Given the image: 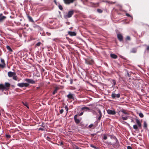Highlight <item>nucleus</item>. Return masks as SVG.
Instances as JSON below:
<instances>
[{
	"label": "nucleus",
	"mask_w": 149,
	"mask_h": 149,
	"mask_svg": "<svg viewBox=\"0 0 149 149\" xmlns=\"http://www.w3.org/2000/svg\"><path fill=\"white\" fill-rule=\"evenodd\" d=\"M147 123L146 121H144L143 122V127L144 128L146 129L147 128Z\"/></svg>",
	"instance_id": "22"
},
{
	"label": "nucleus",
	"mask_w": 149,
	"mask_h": 149,
	"mask_svg": "<svg viewBox=\"0 0 149 149\" xmlns=\"http://www.w3.org/2000/svg\"><path fill=\"white\" fill-rule=\"evenodd\" d=\"M74 95L69 93V94L67 95V97L69 100L72 99L73 100H74Z\"/></svg>",
	"instance_id": "8"
},
{
	"label": "nucleus",
	"mask_w": 149,
	"mask_h": 149,
	"mask_svg": "<svg viewBox=\"0 0 149 149\" xmlns=\"http://www.w3.org/2000/svg\"><path fill=\"white\" fill-rule=\"evenodd\" d=\"M84 113V112H81L79 114V116H81V115H82Z\"/></svg>",
	"instance_id": "48"
},
{
	"label": "nucleus",
	"mask_w": 149,
	"mask_h": 149,
	"mask_svg": "<svg viewBox=\"0 0 149 149\" xmlns=\"http://www.w3.org/2000/svg\"><path fill=\"white\" fill-rule=\"evenodd\" d=\"M85 63L87 64L93 65L94 63V61L93 59L90 57H88L85 59Z\"/></svg>",
	"instance_id": "2"
},
{
	"label": "nucleus",
	"mask_w": 149,
	"mask_h": 149,
	"mask_svg": "<svg viewBox=\"0 0 149 149\" xmlns=\"http://www.w3.org/2000/svg\"><path fill=\"white\" fill-rule=\"evenodd\" d=\"M46 139L47 140L49 141V140L50 139V138L49 137L47 136V137L46 138Z\"/></svg>",
	"instance_id": "46"
},
{
	"label": "nucleus",
	"mask_w": 149,
	"mask_h": 149,
	"mask_svg": "<svg viewBox=\"0 0 149 149\" xmlns=\"http://www.w3.org/2000/svg\"><path fill=\"white\" fill-rule=\"evenodd\" d=\"M68 34L71 36H75L76 35V33L74 32L69 31Z\"/></svg>",
	"instance_id": "17"
},
{
	"label": "nucleus",
	"mask_w": 149,
	"mask_h": 149,
	"mask_svg": "<svg viewBox=\"0 0 149 149\" xmlns=\"http://www.w3.org/2000/svg\"><path fill=\"white\" fill-rule=\"evenodd\" d=\"M74 13V11L73 10H71L68 12L67 15L65 16V18H70L72 16V15Z\"/></svg>",
	"instance_id": "6"
},
{
	"label": "nucleus",
	"mask_w": 149,
	"mask_h": 149,
	"mask_svg": "<svg viewBox=\"0 0 149 149\" xmlns=\"http://www.w3.org/2000/svg\"><path fill=\"white\" fill-rule=\"evenodd\" d=\"M146 50L148 51H149V46H147L146 48Z\"/></svg>",
	"instance_id": "49"
},
{
	"label": "nucleus",
	"mask_w": 149,
	"mask_h": 149,
	"mask_svg": "<svg viewBox=\"0 0 149 149\" xmlns=\"http://www.w3.org/2000/svg\"><path fill=\"white\" fill-rule=\"evenodd\" d=\"M29 21L31 22H34V21L33 20L32 17L30 16L29 15H27Z\"/></svg>",
	"instance_id": "19"
},
{
	"label": "nucleus",
	"mask_w": 149,
	"mask_h": 149,
	"mask_svg": "<svg viewBox=\"0 0 149 149\" xmlns=\"http://www.w3.org/2000/svg\"><path fill=\"white\" fill-rule=\"evenodd\" d=\"M117 36L118 39L120 42H121L123 41V37L121 34H117Z\"/></svg>",
	"instance_id": "13"
},
{
	"label": "nucleus",
	"mask_w": 149,
	"mask_h": 149,
	"mask_svg": "<svg viewBox=\"0 0 149 149\" xmlns=\"http://www.w3.org/2000/svg\"><path fill=\"white\" fill-rule=\"evenodd\" d=\"M136 122L138 125L139 127L140 128H141V124L139 121V120L138 119H136Z\"/></svg>",
	"instance_id": "16"
},
{
	"label": "nucleus",
	"mask_w": 149,
	"mask_h": 149,
	"mask_svg": "<svg viewBox=\"0 0 149 149\" xmlns=\"http://www.w3.org/2000/svg\"><path fill=\"white\" fill-rule=\"evenodd\" d=\"M59 88L58 87L55 88V90L52 93V94L54 95H55L56 93H57V91L59 89Z\"/></svg>",
	"instance_id": "21"
},
{
	"label": "nucleus",
	"mask_w": 149,
	"mask_h": 149,
	"mask_svg": "<svg viewBox=\"0 0 149 149\" xmlns=\"http://www.w3.org/2000/svg\"><path fill=\"white\" fill-rule=\"evenodd\" d=\"M122 112L123 113L125 114H127V113L124 110H123V111H122Z\"/></svg>",
	"instance_id": "47"
},
{
	"label": "nucleus",
	"mask_w": 149,
	"mask_h": 149,
	"mask_svg": "<svg viewBox=\"0 0 149 149\" xmlns=\"http://www.w3.org/2000/svg\"><path fill=\"white\" fill-rule=\"evenodd\" d=\"M131 149H132V148H131Z\"/></svg>",
	"instance_id": "63"
},
{
	"label": "nucleus",
	"mask_w": 149,
	"mask_h": 149,
	"mask_svg": "<svg viewBox=\"0 0 149 149\" xmlns=\"http://www.w3.org/2000/svg\"><path fill=\"white\" fill-rule=\"evenodd\" d=\"M131 19H132V18H133L131 16Z\"/></svg>",
	"instance_id": "57"
},
{
	"label": "nucleus",
	"mask_w": 149,
	"mask_h": 149,
	"mask_svg": "<svg viewBox=\"0 0 149 149\" xmlns=\"http://www.w3.org/2000/svg\"><path fill=\"white\" fill-rule=\"evenodd\" d=\"M127 149H130V146H127Z\"/></svg>",
	"instance_id": "53"
},
{
	"label": "nucleus",
	"mask_w": 149,
	"mask_h": 149,
	"mask_svg": "<svg viewBox=\"0 0 149 149\" xmlns=\"http://www.w3.org/2000/svg\"><path fill=\"white\" fill-rule=\"evenodd\" d=\"M1 62L2 64H0V68H3L6 67V64L3 59L1 58Z\"/></svg>",
	"instance_id": "7"
},
{
	"label": "nucleus",
	"mask_w": 149,
	"mask_h": 149,
	"mask_svg": "<svg viewBox=\"0 0 149 149\" xmlns=\"http://www.w3.org/2000/svg\"><path fill=\"white\" fill-rule=\"evenodd\" d=\"M90 146L92 147V148H93L95 149H97V147H96V146H94L93 145H92V144H91V145H90Z\"/></svg>",
	"instance_id": "34"
},
{
	"label": "nucleus",
	"mask_w": 149,
	"mask_h": 149,
	"mask_svg": "<svg viewBox=\"0 0 149 149\" xmlns=\"http://www.w3.org/2000/svg\"><path fill=\"white\" fill-rule=\"evenodd\" d=\"M122 119L123 120H125L127 119V117H126V116L124 117V116H123V115H122Z\"/></svg>",
	"instance_id": "31"
},
{
	"label": "nucleus",
	"mask_w": 149,
	"mask_h": 149,
	"mask_svg": "<svg viewBox=\"0 0 149 149\" xmlns=\"http://www.w3.org/2000/svg\"><path fill=\"white\" fill-rule=\"evenodd\" d=\"M139 117L141 118H143L144 116L143 114L142 113H140L139 114Z\"/></svg>",
	"instance_id": "32"
},
{
	"label": "nucleus",
	"mask_w": 149,
	"mask_h": 149,
	"mask_svg": "<svg viewBox=\"0 0 149 149\" xmlns=\"http://www.w3.org/2000/svg\"><path fill=\"white\" fill-rule=\"evenodd\" d=\"M17 85L19 87L23 88L28 87L29 86V84L28 83H22L18 84Z\"/></svg>",
	"instance_id": "3"
},
{
	"label": "nucleus",
	"mask_w": 149,
	"mask_h": 149,
	"mask_svg": "<svg viewBox=\"0 0 149 149\" xmlns=\"http://www.w3.org/2000/svg\"><path fill=\"white\" fill-rule=\"evenodd\" d=\"M112 80V82L111 83L112 84H113L112 87H113L115 86V85L116 84V81L114 79H111Z\"/></svg>",
	"instance_id": "24"
},
{
	"label": "nucleus",
	"mask_w": 149,
	"mask_h": 149,
	"mask_svg": "<svg viewBox=\"0 0 149 149\" xmlns=\"http://www.w3.org/2000/svg\"><path fill=\"white\" fill-rule=\"evenodd\" d=\"M64 110L63 109H61L60 111V113L61 114H62Z\"/></svg>",
	"instance_id": "43"
},
{
	"label": "nucleus",
	"mask_w": 149,
	"mask_h": 149,
	"mask_svg": "<svg viewBox=\"0 0 149 149\" xmlns=\"http://www.w3.org/2000/svg\"><path fill=\"white\" fill-rule=\"evenodd\" d=\"M16 73L15 72L10 71L8 72V75L10 77H13L14 75H15Z\"/></svg>",
	"instance_id": "11"
},
{
	"label": "nucleus",
	"mask_w": 149,
	"mask_h": 149,
	"mask_svg": "<svg viewBox=\"0 0 149 149\" xmlns=\"http://www.w3.org/2000/svg\"><path fill=\"white\" fill-rule=\"evenodd\" d=\"M97 11L99 13H102V11L100 9H98L97 10Z\"/></svg>",
	"instance_id": "37"
},
{
	"label": "nucleus",
	"mask_w": 149,
	"mask_h": 149,
	"mask_svg": "<svg viewBox=\"0 0 149 149\" xmlns=\"http://www.w3.org/2000/svg\"><path fill=\"white\" fill-rule=\"evenodd\" d=\"M126 15L127 16L130 17V15L129 14L126 13Z\"/></svg>",
	"instance_id": "51"
},
{
	"label": "nucleus",
	"mask_w": 149,
	"mask_h": 149,
	"mask_svg": "<svg viewBox=\"0 0 149 149\" xmlns=\"http://www.w3.org/2000/svg\"><path fill=\"white\" fill-rule=\"evenodd\" d=\"M6 136L7 138L9 139L10 138L11 136L10 135L6 134Z\"/></svg>",
	"instance_id": "39"
},
{
	"label": "nucleus",
	"mask_w": 149,
	"mask_h": 149,
	"mask_svg": "<svg viewBox=\"0 0 149 149\" xmlns=\"http://www.w3.org/2000/svg\"><path fill=\"white\" fill-rule=\"evenodd\" d=\"M6 18V16L3 15V14L1 13L0 14V22H3Z\"/></svg>",
	"instance_id": "12"
},
{
	"label": "nucleus",
	"mask_w": 149,
	"mask_h": 149,
	"mask_svg": "<svg viewBox=\"0 0 149 149\" xmlns=\"http://www.w3.org/2000/svg\"><path fill=\"white\" fill-rule=\"evenodd\" d=\"M76 149H79V148L78 147H77L76 148Z\"/></svg>",
	"instance_id": "55"
},
{
	"label": "nucleus",
	"mask_w": 149,
	"mask_h": 149,
	"mask_svg": "<svg viewBox=\"0 0 149 149\" xmlns=\"http://www.w3.org/2000/svg\"><path fill=\"white\" fill-rule=\"evenodd\" d=\"M93 6L94 7H96L98 6V3H97L95 4L93 3Z\"/></svg>",
	"instance_id": "41"
},
{
	"label": "nucleus",
	"mask_w": 149,
	"mask_h": 149,
	"mask_svg": "<svg viewBox=\"0 0 149 149\" xmlns=\"http://www.w3.org/2000/svg\"><path fill=\"white\" fill-rule=\"evenodd\" d=\"M97 111L98 112L99 115L102 116V113L100 110L98 109Z\"/></svg>",
	"instance_id": "29"
},
{
	"label": "nucleus",
	"mask_w": 149,
	"mask_h": 149,
	"mask_svg": "<svg viewBox=\"0 0 149 149\" xmlns=\"http://www.w3.org/2000/svg\"><path fill=\"white\" fill-rule=\"evenodd\" d=\"M25 81L27 82L29 84H33L36 83V82L34 80H33L32 79L26 78L25 79Z\"/></svg>",
	"instance_id": "5"
},
{
	"label": "nucleus",
	"mask_w": 149,
	"mask_h": 149,
	"mask_svg": "<svg viewBox=\"0 0 149 149\" xmlns=\"http://www.w3.org/2000/svg\"><path fill=\"white\" fill-rule=\"evenodd\" d=\"M128 75H129V73H128Z\"/></svg>",
	"instance_id": "61"
},
{
	"label": "nucleus",
	"mask_w": 149,
	"mask_h": 149,
	"mask_svg": "<svg viewBox=\"0 0 149 149\" xmlns=\"http://www.w3.org/2000/svg\"><path fill=\"white\" fill-rule=\"evenodd\" d=\"M22 103H23V104L24 106H26L27 108H29V107L28 106V103H27V102H23Z\"/></svg>",
	"instance_id": "25"
},
{
	"label": "nucleus",
	"mask_w": 149,
	"mask_h": 149,
	"mask_svg": "<svg viewBox=\"0 0 149 149\" xmlns=\"http://www.w3.org/2000/svg\"><path fill=\"white\" fill-rule=\"evenodd\" d=\"M61 145H63V142H61Z\"/></svg>",
	"instance_id": "56"
},
{
	"label": "nucleus",
	"mask_w": 149,
	"mask_h": 149,
	"mask_svg": "<svg viewBox=\"0 0 149 149\" xmlns=\"http://www.w3.org/2000/svg\"><path fill=\"white\" fill-rule=\"evenodd\" d=\"M43 0H40L41 1H42Z\"/></svg>",
	"instance_id": "60"
},
{
	"label": "nucleus",
	"mask_w": 149,
	"mask_h": 149,
	"mask_svg": "<svg viewBox=\"0 0 149 149\" xmlns=\"http://www.w3.org/2000/svg\"><path fill=\"white\" fill-rule=\"evenodd\" d=\"M107 137L106 135H104L103 139L104 140H106L107 139Z\"/></svg>",
	"instance_id": "38"
},
{
	"label": "nucleus",
	"mask_w": 149,
	"mask_h": 149,
	"mask_svg": "<svg viewBox=\"0 0 149 149\" xmlns=\"http://www.w3.org/2000/svg\"><path fill=\"white\" fill-rule=\"evenodd\" d=\"M43 127H44V126H43V125L42 126Z\"/></svg>",
	"instance_id": "58"
},
{
	"label": "nucleus",
	"mask_w": 149,
	"mask_h": 149,
	"mask_svg": "<svg viewBox=\"0 0 149 149\" xmlns=\"http://www.w3.org/2000/svg\"><path fill=\"white\" fill-rule=\"evenodd\" d=\"M135 83H137L138 81L136 79H135Z\"/></svg>",
	"instance_id": "50"
},
{
	"label": "nucleus",
	"mask_w": 149,
	"mask_h": 149,
	"mask_svg": "<svg viewBox=\"0 0 149 149\" xmlns=\"http://www.w3.org/2000/svg\"><path fill=\"white\" fill-rule=\"evenodd\" d=\"M131 76L132 75V74H134V73H133V72H131Z\"/></svg>",
	"instance_id": "54"
},
{
	"label": "nucleus",
	"mask_w": 149,
	"mask_h": 149,
	"mask_svg": "<svg viewBox=\"0 0 149 149\" xmlns=\"http://www.w3.org/2000/svg\"><path fill=\"white\" fill-rule=\"evenodd\" d=\"M39 130H42V131H44V129L43 128H39L38 129Z\"/></svg>",
	"instance_id": "45"
},
{
	"label": "nucleus",
	"mask_w": 149,
	"mask_h": 149,
	"mask_svg": "<svg viewBox=\"0 0 149 149\" xmlns=\"http://www.w3.org/2000/svg\"><path fill=\"white\" fill-rule=\"evenodd\" d=\"M109 136H110V137H111V139H113V137H112V136L111 137V136H113V135H109Z\"/></svg>",
	"instance_id": "52"
},
{
	"label": "nucleus",
	"mask_w": 149,
	"mask_h": 149,
	"mask_svg": "<svg viewBox=\"0 0 149 149\" xmlns=\"http://www.w3.org/2000/svg\"><path fill=\"white\" fill-rule=\"evenodd\" d=\"M6 47L7 49L8 50L9 52H12L13 51V50L9 46L7 45L6 46Z\"/></svg>",
	"instance_id": "23"
},
{
	"label": "nucleus",
	"mask_w": 149,
	"mask_h": 149,
	"mask_svg": "<svg viewBox=\"0 0 149 149\" xmlns=\"http://www.w3.org/2000/svg\"><path fill=\"white\" fill-rule=\"evenodd\" d=\"M58 8L60 10H63V8L62 6L61 5H59Z\"/></svg>",
	"instance_id": "33"
},
{
	"label": "nucleus",
	"mask_w": 149,
	"mask_h": 149,
	"mask_svg": "<svg viewBox=\"0 0 149 149\" xmlns=\"http://www.w3.org/2000/svg\"><path fill=\"white\" fill-rule=\"evenodd\" d=\"M76 0H63L64 3L66 4H69L73 3Z\"/></svg>",
	"instance_id": "9"
},
{
	"label": "nucleus",
	"mask_w": 149,
	"mask_h": 149,
	"mask_svg": "<svg viewBox=\"0 0 149 149\" xmlns=\"http://www.w3.org/2000/svg\"><path fill=\"white\" fill-rule=\"evenodd\" d=\"M102 116L99 115V116L97 118V120L98 122H100V121L102 118Z\"/></svg>",
	"instance_id": "28"
},
{
	"label": "nucleus",
	"mask_w": 149,
	"mask_h": 149,
	"mask_svg": "<svg viewBox=\"0 0 149 149\" xmlns=\"http://www.w3.org/2000/svg\"><path fill=\"white\" fill-rule=\"evenodd\" d=\"M133 128L134 129L137 130L138 129V127L137 126L135 125H133Z\"/></svg>",
	"instance_id": "30"
},
{
	"label": "nucleus",
	"mask_w": 149,
	"mask_h": 149,
	"mask_svg": "<svg viewBox=\"0 0 149 149\" xmlns=\"http://www.w3.org/2000/svg\"><path fill=\"white\" fill-rule=\"evenodd\" d=\"M13 77V78L14 80H15L16 81L17 80L18 78H17V77L15 75H14Z\"/></svg>",
	"instance_id": "26"
},
{
	"label": "nucleus",
	"mask_w": 149,
	"mask_h": 149,
	"mask_svg": "<svg viewBox=\"0 0 149 149\" xmlns=\"http://www.w3.org/2000/svg\"><path fill=\"white\" fill-rule=\"evenodd\" d=\"M106 2H107V3H110L111 4H114V3H116L115 2H112V1H106Z\"/></svg>",
	"instance_id": "35"
},
{
	"label": "nucleus",
	"mask_w": 149,
	"mask_h": 149,
	"mask_svg": "<svg viewBox=\"0 0 149 149\" xmlns=\"http://www.w3.org/2000/svg\"><path fill=\"white\" fill-rule=\"evenodd\" d=\"M65 108L66 109V111L67 113H68V106H67L66 105L65 107Z\"/></svg>",
	"instance_id": "40"
},
{
	"label": "nucleus",
	"mask_w": 149,
	"mask_h": 149,
	"mask_svg": "<svg viewBox=\"0 0 149 149\" xmlns=\"http://www.w3.org/2000/svg\"><path fill=\"white\" fill-rule=\"evenodd\" d=\"M113 137V138L115 139L116 140V143L113 144V146L116 148H118L119 146L118 142V140L115 136H112Z\"/></svg>",
	"instance_id": "4"
},
{
	"label": "nucleus",
	"mask_w": 149,
	"mask_h": 149,
	"mask_svg": "<svg viewBox=\"0 0 149 149\" xmlns=\"http://www.w3.org/2000/svg\"><path fill=\"white\" fill-rule=\"evenodd\" d=\"M77 115H76L74 116V120L75 122V123L77 124L79 123L80 122V120L77 118Z\"/></svg>",
	"instance_id": "15"
},
{
	"label": "nucleus",
	"mask_w": 149,
	"mask_h": 149,
	"mask_svg": "<svg viewBox=\"0 0 149 149\" xmlns=\"http://www.w3.org/2000/svg\"><path fill=\"white\" fill-rule=\"evenodd\" d=\"M89 107H84L81 108V110H84L85 111H87L88 110H89Z\"/></svg>",
	"instance_id": "18"
},
{
	"label": "nucleus",
	"mask_w": 149,
	"mask_h": 149,
	"mask_svg": "<svg viewBox=\"0 0 149 149\" xmlns=\"http://www.w3.org/2000/svg\"><path fill=\"white\" fill-rule=\"evenodd\" d=\"M137 50L136 49L133 48L132 49L131 52L132 53H135L136 52Z\"/></svg>",
	"instance_id": "27"
},
{
	"label": "nucleus",
	"mask_w": 149,
	"mask_h": 149,
	"mask_svg": "<svg viewBox=\"0 0 149 149\" xmlns=\"http://www.w3.org/2000/svg\"><path fill=\"white\" fill-rule=\"evenodd\" d=\"M110 56L112 58L114 59H116L118 58V56L116 55L113 54H110Z\"/></svg>",
	"instance_id": "20"
},
{
	"label": "nucleus",
	"mask_w": 149,
	"mask_h": 149,
	"mask_svg": "<svg viewBox=\"0 0 149 149\" xmlns=\"http://www.w3.org/2000/svg\"><path fill=\"white\" fill-rule=\"evenodd\" d=\"M93 126H94V125L93 124H91L89 126V128H91L93 127Z\"/></svg>",
	"instance_id": "42"
},
{
	"label": "nucleus",
	"mask_w": 149,
	"mask_h": 149,
	"mask_svg": "<svg viewBox=\"0 0 149 149\" xmlns=\"http://www.w3.org/2000/svg\"><path fill=\"white\" fill-rule=\"evenodd\" d=\"M130 38L129 36H127L126 38V40H130Z\"/></svg>",
	"instance_id": "44"
},
{
	"label": "nucleus",
	"mask_w": 149,
	"mask_h": 149,
	"mask_svg": "<svg viewBox=\"0 0 149 149\" xmlns=\"http://www.w3.org/2000/svg\"><path fill=\"white\" fill-rule=\"evenodd\" d=\"M107 113L109 114L114 115L116 114V112L114 111L109 109L107 111Z\"/></svg>",
	"instance_id": "14"
},
{
	"label": "nucleus",
	"mask_w": 149,
	"mask_h": 149,
	"mask_svg": "<svg viewBox=\"0 0 149 149\" xmlns=\"http://www.w3.org/2000/svg\"><path fill=\"white\" fill-rule=\"evenodd\" d=\"M133 121V120H132V121Z\"/></svg>",
	"instance_id": "62"
},
{
	"label": "nucleus",
	"mask_w": 149,
	"mask_h": 149,
	"mask_svg": "<svg viewBox=\"0 0 149 149\" xmlns=\"http://www.w3.org/2000/svg\"><path fill=\"white\" fill-rule=\"evenodd\" d=\"M41 44V43L40 42H38L36 44V45L35 46H36L38 47V46H39Z\"/></svg>",
	"instance_id": "36"
},
{
	"label": "nucleus",
	"mask_w": 149,
	"mask_h": 149,
	"mask_svg": "<svg viewBox=\"0 0 149 149\" xmlns=\"http://www.w3.org/2000/svg\"><path fill=\"white\" fill-rule=\"evenodd\" d=\"M26 26H27V27H28V24H27V25H26Z\"/></svg>",
	"instance_id": "59"
},
{
	"label": "nucleus",
	"mask_w": 149,
	"mask_h": 149,
	"mask_svg": "<svg viewBox=\"0 0 149 149\" xmlns=\"http://www.w3.org/2000/svg\"><path fill=\"white\" fill-rule=\"evenodd\" d=\"M10 86V84L7 82L5 83L4 85L1 84H0V90L2 91L8 90L9 89Z\"/></svg>",
	"instance_id": "1"
},
{
	"label": "nucleus",
	"mask_w": 149,
	"mask_h": 149,
	"mask_svg": "<svg viewBox=\"0 0 149 149\" xmlns=\"http://www.w3.org/2000/svg\"><path fill=\"white\" fill-rule=\"evenodd\" d=\"M120 94L119 93L116 94L115 93H112L111 94V97L113 99L115 98H119L120 97Z\"/></svg>",
	"instance_id": "10"
}]
</instances>
